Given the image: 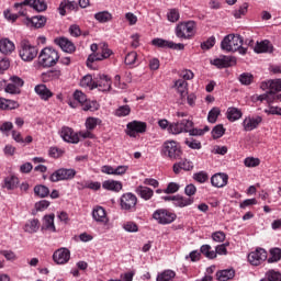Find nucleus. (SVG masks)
Masks as SVG:
<instances>
[{
  "instance_id": "c85d7f7f",
  "label": "nucleus",
  "mask_w": 281,
  "mask_h": 281,
  "mask_svg": "<svg viewBox=\"0 0 281 281\" xmlns=\"http://www.w3.org/2000/svg\"><path fill=\"white\" fill-rule=\"evenodd\" d=\"M234 276H236V271L234 269H225L216 272V279L218 281L233 280Z\"/></svg>"
},
{
  "instance_id": "4c0bfd02",
  "label": "nucleus",
  "mask_w": 281,
  "mask_h": 281,
  "mask_svg": "<svg viewBox=\"0 0 281 281\" xmlns=\"http://www.w3.org/2000/svg\"><path fill=\"white\" fill-rule=\"evenodd\" d=\"M200 254L205 256V258H209V260H214V258H216V251L212 250V246L210 245H202Z\"/></svg>"
},
{
  "instance_id": "ea45409f",
  "label": "nucleus",
  "mask_w": 281,
  "mask_h": 281,
  "mask_svg": "<svg viewBox=\"0 0 281 281\" xmlns=\"http://www.w3.org/2000/svg\"><path fill=\"white\" fill-rule=\"evenodd\" d=\"M19 186V178L15 176H11L4 179V188L7 190H15V188Z\"/></svg>"
},
{
  "instance_id": "72a5a7b5",
  "label": "nucleus",
  "mask_w": 281,
  "mask_h": 281,
  "mask_svg": "<svg viewBox=\"0 0 281 281\" xmlns=\"http://www.w3.org/2000/svg\"><path fill=\"white\" fill-rule=\"evenodd\" d=\"M177 277V272L172 270H165L158 273L156 281H172Z\"/></svg>"
},
{
  "instance_id": "393cba45",
  "label": "nucleus",
  "mask_w": 281,
  "mask_h": 281,
  "mask_svg": "<svg viewBox=\"0 0 281 281\" xmlns=\"http://www.w3.org/2000/svg\"><path fill=\"white\" fill-rule=\"evenodd\" d=\"M194 168V164L192 161L184 159L179 162L173 164V172L175 175H179L181 170L190 171Z\"/></svg>"
},
{
  "instance_id": "f3484780",
  "label": "nucleus",
  "mask_w": 281,
  "mask_h": 281,
  "mask_svg": "<svg viewBox=\"0 0 281 281\" xmlns=\"http://www.w3.org/2000/svg\"><path fill=\"white\" fill-rule=\"evenodd\" d=\"M55 43L63 52H66V54H74V52H76V45L67 37L55 38Z\"/></svg>"
},
{
  "instance_id": "052dcab7",
  "label": "nucleus",
  "mask_w": 281,
  "mask_h": 281,
  "mask_svg": "<svg viewBox=\"0 0 281 281\" xmlns=\"http://www.w3.org/2000/svg\"><path fill=\"white\" fill-rule=\"evenodd\" d=\"M193 179L198 181V183H205V181H207L209 179V176H207V172L200 171L193 175Z\"/></svg>"
},
{
  "instance_id": "ddd939ff",
  "label": "nucleus",
  "mask_w": 281,
  "mask_h": 281,
  "mask_svg": "<svg viewBox=\"0 0 281 281\" xmlns=\"http://www.w3.org/2000/svg\"><path fill=\"white\" fill-rule=\"evenodd\" d=\"M71 258V251L67 248H59L53 254V260L56 265H67Z\"/></svg>"
},
{
  "instance_id": "f704fd0d",
  "label": "nucleus",
  "mask_w": 281,
  "mask_h": 281,
  "mask_svg": "<svg viewBox=\"0 0 281 281\" xmlns=\"http://www.w3.org/2000/svg\"><path fill=\"white\" fill-rule=\"evenodd\" d=\"M240 117H243V112L238 108L227 109V120H229V122H236V120H240Z\"/></svg>"
},
{
  "instance_id": "dca6fc26",
  "label": "nucleus",
  "mask_w": 281,
  "mask_h": 281,
  "mask_svg": "<svg viewBox=\"0 0 281 281\" xmlns=\"http://www.w3.org/2000/svg\"><path fill=\"white\" fill-rule=\"evenodd\" d=\"M231 52H238L243 56H245V54H247V48H245L243 46V36L232 34Z\"/></svg>"
},
{
  "instance_id": "5701e85b",
  "label": "nucleus",
  "mask_w": 281,
  "mask_h": 281,
  "mask_svg": "<svg viewBox=\"0 0 281 281\" xmlns=\"http://www.w3.org/2000/svg\"><path fill=\"white\" fill-rule=\"evenodd\" d=\"M256 54H271L273 52V45L269 41L257 42L255 46Z\"/></svg>"
},
{
  "instance_id": "f8f14e48",
  "label": "nucleus",
  "mask_w": 281,
  "mask_h": 281,
  "mask_svg": "<svg viewBox=\"0 0 281 281\" xmlns=\"http://www.w3.org/2000/svg\"><path fill=\"white\" fill-rule=\"evenodd\" d=\"M211 65H214L217 69L234 67L236 65V57L223 55L220 58L211 60Z\"/></svg>"
},
{
  "instance_id": "20e7f679",
  "label": "nucleus",
  "mask_w": 281,
  "mask_h": 281,
  "mask_svg": "<svg viewBox=\"0 0 281 281\" xmlns=\"http://www.w3.org/2000/svg\"><path fill=\"white\" fill-rule=\"evenodd\" d=\"M161 153L165 157H168L169 159H181V146L179 143L175 140H166L162 144Z\"/></svg>"
},
{
  "instance_id": "6e6552de",
  "label": "nucleus",
  "mask_w": 281,
  "mask_h": 281,
  "mask_svg": "<svg viewBox=\"0 0 281 281\" xmlns=\"http://www.w3.org/2000/svg\"><path fill=\"white\" fill-rule=\"evenodd\" d=\"M74 177H76L75 169L60 168L49 176V181H52V183H58V181H71Z\"/></svg>"
},
{
  "instance_id": "a878e982",
  "label": "nucleus",
  "mask_w": 281,
  "mask_h": 281,
  "mask_svg": "<svg viewBox=\"0 0 281 281\" xmlns=\"http://www.w3.org/2000/svg\"><path fill=\"white\" fill-rule=\"evenodd\" d=\"M92 217L97 223H106L109 221L106 218V211L102 206H97L93 209Z\"/></svg>"
},
{
  "instance_id": "09e8293b",
  "label": "nucleus",
  "mask_w": 281,
  "mask_h": 281,
  "mask_svg": "<svg viewBox=\"0 0 281 281\" xmlns=\"http://www.w3.org/2000/svg\"><path fill=\"white\" fill-rule=\"evenodd\" d=\"M221 115V109L218 108H213L207 115V121L211 124H216V120H218V116Z\"/></svg>"
},
{
  "instance_id": "13d9d810",
  "label": "nucleus",
  "mask_w": 281,
  "mask_h": 281,
  "mask_svg": "<svg viewBox=\"0 0 281 281\" xmlns=\"http://www.w3.org/2000/svg\"><path fill=\"white\" fill-rule=\"evenodd\" d=\"M189 148H192V150H201V142L194 139V138H189L184 142Z\"/></svg>"
},
{
  "instance_id": "f257e3e1",
  "label": "nucleus",
  "mask_w": 281,
  "mask_h": 281,
  "mask_svg": "<svg viewBox=\"0 0 281 281\" xmlns=\"http://www.w3.org/2000/svg\"><path fill=\"white\" fill-rule=\"evenodd\" d=\"M19 56L24 63H32L36 56H38V48L30 41L22 40L19 45Z\"/></svg>"
},
{
  "instance_id": "7ed1b4c3",
  "label": "nucleus",
  "mask_w": 281,
  "mask_h": 281,
  "mask_svg": "<svg viewBox=\"0 0 281 281\" xmlns=\"http://www.w3.org/2000/svg\"><path fill=\"white\" fill-rule=\"evenodd\" d=\"M260 89H262V91H269L270 102L276 100L281 102V94H276V92L281 91V79H270L268 81H262Z\"/></svg>"
},
{
  "instance_id": "c9c22d12",
  "label": "nucleus",
  "mask_w": 281,
  "mask_h": 281,
  "mask_svg": "<svg viewBox=\"0 0 281 281\" xmlns=\"http://www.w3.org/2000/svg\"><path fill=\"white\" fill-rule=\"evenodd\" d=\"M60 70H48L42 75L44 82H50V80H58L60 78Z\"/></svg>"
},
{
  "instance_id": "e2e57ef3",
  "label": "nucleus",
  "mask_w": 281,
  "mask_h": 281,
  "mask_svg": "<svg viewBox=\"0 0 281 281\" xmlns=\"http://www.w3.org/2000/svg\"><path fill=\"white\" fill-rule=\"evenodd\" d=\"M179 184L176 182H170L167 188L164 190L165 194H175V192H179Z\"/></svg>"
},
{
  "instance_id": "aec40b11",
  "label": "nucleus",
  "mask_w": 281,
  "mask_h": 281,
  "mask_svg": "<svg viewBox=\"0 0 281 281\" xmlns=\"http://www.w3.org/2000/svg\"><path fill=\"white\" fill-rule=\"evenodd\" d=\"M227 181H229V176H227V173H215L211 177L213 188H225Z\"/></svg>"
},
{
  "instance_id": "a19ab883",
  "label": "nucleus",
  "mask_w": 281,
  "mask_h": 281,
  "mask_svg": "<svg viewBox=\"0 0 281 281\" xmlns=\"http://www.w3.org/2000/svg\"><path fill=\"white\" fill-rule=\"evenodd\" d=\"M82 106V111H98V109H100V104L98 103V101H91L86 99V101L83 102Z\"/></svg>"
},
{
  "instance_id": "9d476101",
  "label": "nucleus",
  "mask_w": 281,
  "mask_h": 281,
  "mask_svg": "<svg viewBox=\"0 0 281 281\" xmlns=\"http://www.w3.org/2000/svg\"><path fill=\"white\" fill-rule=\"evenodd\" d=\"M267 260V250L265 248H257L255 251H251L248 255V261L254 267H258L259 265H262Z\"/></svg>"
},
{
  "instance_id": "473e14b6",
  "label": "nucleus",
  "mask_w": 281,
  "mask_h": 281,
  "mask_svg": "<svg viewBox=\"0 0 281 281\" xmlns=\"http://www.w3.org/2000/svg\"><path fill=\"white\" fill-rule=\"evenodd\" d=\"M176 89H178V93H180L181 98H186L188 94V81L186 79H179L175 82Z\"/></svg>"
},
{
  "instance_id": "680f3d73",
  "label": "nucleus",
  "mask_w": 281,
  "mask_h": 281,
  "mask_svg": "<svg viewBox=\"0 0 281 281\" xmlns=\"http://www.w3.org/2000/svg\"><path fill=\"white\" fill-rule=\"evenodd\" d=\"M167 19H168V21H170L171 23H177V21H179V10H177V9H171V10L167 13Z\"/></svg>"
},
{
  "instance_id": "6ab92c4d",
  "label": "nucleus",
  "mask_w": 281,
  "mask_h": 281,
  "mask_svg": "<svg viewBox=\"0 0 281 281\" xmlns=\"http://www.w3.org/2000/svg\"><path fill=\"white\" fill-rule=\"evenodd\" d=\"M261 123H262L261 116H256V117L248 116L243 122L244 131H246V133H248L249 131H255V128H258V126H260Z\"/></svg>"
},
{
  "instance_id": "5fc2aeb1",
  "label": "nucleus",
  "mask_w": 281,
  "mask_h": 281,
  "mask_svg": "<svg viewBox=\"0 0 281 281\" xmlns=\"http://www.w3.org/2000/svg\"><path fill=\"white\" fill-rule=\"evenodd\" d=\"M151 45H154L155 47H161V48L168 47V48H170L171 44H170V41H166L164 38L157 37V38H154L151 41Z\"/></svg>"
},
{
  "instance_id": "4be33fe9",
  "label": "nucleus",
  "mask_w": 281,
  "mask_h": 281,
  "mask_svg": "<svg viewBox=\"0 0 281 281\" xmlns=\"http://www.w3.org/2000/svg\"><path fill=\"white\" fill-rule=\"evenodd\" d=\"M95 82L99 91H111V78L109 76L99 75Z\"/></svg>"
},
{
  "instance_id": "0e129e2a",
  "label": "nucleus",
  "mask_w": 281,
  "mask_h": 281,
  "mask_svg": "<svg viewBox=\"0 0 281 281\" xmlns=\"http://www.w3.org/2000/svg\"><path fill=\"white\" fill-rule=\"evenodd\" d=\"M5 93H10L11 95H19L21 93V89L19 87L14 86L13 83H9L4 88Z\"/></svg>"
},
{
  "instance_id": "a211bd4d",
  "label": "nucleus",
  "mask_w": 281,
  "mask_h": 281,
  "mask_svg": "<svg viewBox=\"0 0 281 281\" xmlns=\"http://www.w3.org/2000/svg\"><path fill=\"white\" fill-rule=\"evenodd\" d=\"M127 131L130 137H135L136 133H146V123L139 121H133L127 124Z\"/></svg>"
},
{
  "instance_id": "3c124183",
  "label": "nucleus",
  "mask_w": 281,
  "mask_h": 281,
  "mask_svg": "<svg viewBox=\"0 0 281 281\" xmlns=\"http://www.w3.org/2000/svg\"><path fill=\"white\" fill-rule=\"evenodd\" d=\"M232 34L226 35L222 43H221V49H223L224 52H232Z\"/></svg>"
},
{
  "instance_id": "774afa93",
  "label": "nucleus",
  "mask_w": 281,
  "mask_h": 281,
  "mask_svg": "<svg viewBox=\"0 0 281 281\" xmlns=\"http://www.w3.org/2000/svg\"><path fill=\"white\" fill-rule=\"evenodd\" d=\"M212 239L215 243H224L225 241V233L224 232H215L212 234Z\"/></svg>"
},
{
  "instance_id": "7c9ffc66",
  "label": "nucleus",
  "mask_w": 281,
  "mask_h": 281,
  "mask_svg": "<svg viewBox=\"0 0 281 281\" xmlns=\"http://www.w3.org/2000/svg\"><path fill=\"white\" fill-rule=\"evenodd\" d=\"M175 199V205L177 207H188V205H192L194 203L193 198H186L183 195H176Z\"/></svg>"
},
{
  "instance_id": "b1692460",
  "label": "nucleus",
  "mask_w": 281,
  "mask_h": 281,
  "mask_svg": "<svg viewBox=\"0 0 281 281\" xmlns=\"http://www.w3.org/2000/svg\"><path fill=\"white\" fill-rule=\"evenodd\" d=\"M135 192L144 201H150L153 199L154 194H155V191H153V189H150L148 187H144V186H138L135 189Z\"/></svg>"
},
{
  "instance_id": "bb28decb",
  "label": "nucleus",
  "mask_w": 281,
  "mask_h": 281,
  "mask_svg": "<svg viewBox=\"0 0 281 281\" xmlns=\"http://www.w3.org/2000/svg\"><path fill=\"white\" fill-rule=\"evenodd\" d=\"M23 229L26 234H36V232H38V229H41V222L36 218L29 220L25 223Z\"/></svg>"
},
{
  "instance_id": "4468645a",
  "label": "nucleus",
  "mask_w": 281,
  "mask_h": 281,
  "mask_svg": "<svg viewBox=\"0 0 281 281\" xmlns=\"http://www.w3.org/2000/svg\"><path fill=\"white\" fill-rule=\"evenodd\" d=\"M25 25L27 27H33L34 30H41V27H45L47 23V18L45 15H35L32 18H26L24 20Z\"/></svg>"
},
{
  "instance_id": "f03ea898",
  "label": "nucleus",
  "mask_w": 281,
  "mask_h": 281,
  "mask_svg": "<svg viewBox=\"0 0 281 281\" xmlns=\"http://www.w3.org/2000/svg\"><path fill=\"white\" fill-rule=\"evenodd\" d=\"M60 60L58 52L53 48H44L38 56V63L42 67H54Z\"/></svg>"
},
{
  "instance_id": "9b49d317",
  "label": "nucleus",
  "mask_w": 281,
  "mask_h": 281,
  "mask_svg": "<svg viewBox=\"0 0 281 281\" xmlns=\"http://www.w3.org/2000/svg\"><path fill=\"white\" fill-rule=\"evenodd\" d=\"M23 5H30L36 12H45L47 10V2L45 0H24L15 3V8H23Z\"/></svg>"
},
{
  "instance_id": "1a4fd4ad",
  "label": "nucleus",
  "mask_w": 281,
  "mask_h": 281,
  "mask_svg": "<svg viewBox=\"0 0 281 281\" xmlns=\"http://www.w3.org/2000/svg\"><path fill=\"white\" fill-rule=\"evenodd\" d=\"M194 126V123L190 120H182L177 123L169 124L168 132L172 135H179L181 133H187V131H190Z\"/></svg>"
},
{
  "instance_id": "cd10ccee",
  "label": "nucleus",
  "mask_w": 281,
  "mask_h": 281,
  "mask_svg": "<svg viewBox=\"0 0 281 281\" xmlns=\"http://www.w3.org/2000/svg\"><path fill=\"white\" fill-rule=\"evenodd\" d=\"M102 188L111 192H120V190H122V182L117 180H105L102 183Z\"/></svg>"
},
{
  "instance_id": "864d4df0",
  "label": "nucleus",
  "mask_w": 281,
  "mask_h": 281,
  "mask_svg": "<svg viewBox=\"0 0 281 281\" xmlns=\"http://www.w3.org/2000/svg\"><path fill=\"white\" fill-rule=\"evenodd\" d=\"M214 45H216V37L211 36L205 42H202L200 47L201 49L207 50V49H212Z\"/></svg>"
},
{
  "instance_id": "a18cd8bd",
  "label": "nucleus",
  "mask_w": 281,
  "mask_h": 281,
  "mask_svg": "<svg viewBox=\"0 0 281 281\" xmlns=\"http://www.w3.org/2000/svg\"><path fill=\"white\" fill-rule=\"evenodd\" d=\"M280 260H281V249L280 248L270 249V258L268 259V262L269 263L280 262Z\"/></svg>"
},
{
  "instance_id": "bf43d9fd",
  "label": "nucleus",
  "mask_w": 281,
  "mask_h": 281,
  "mask_svg": "<svg viewBox=\"0 0 281 281\" xmlns=\"http://www.w3.org/2000/svg\"><path fill=\"white\" fill-rule=\"evenodd\" d=\"M266 277L268 281H281V273L276 270H269Z\"/></svg>"
},
{
  "instance_id": "2eb2a0df",
  "label": "nucleus",
  "mask_w": 281,
  "mask_h": 281,
  "mask_svg": "<svg viewBox=\"0 0 281 281\" xmlns=\"http://www.w3.org/2000/svg\"><path fill=\"white\" fill-rule=\"evenodd\" d=\"M60 137L64 142H68V144H78V142H80L78 133H75L71 127L67 126L61 127Z\"/></svg>"
},
{
  "instance_id": "39448f33",
  "label": "nucleus",
  "mask_w": 281,
  "mask_h": 281,
  "mask_svg": "<svg viewBox=\"0 0 281 281\" xmlns=\"http://www.w3.org/2000/svg\"><path fill=\"white\" fill-rule=\"evenodd\" d=\"M195 27L196 23H194V21L180 23L176 27V36L178 38L190 40L192 36H194Z\"/></svg>"
},
{
  "instance_id": "c756f323",
  "label": "nucleus",
  "mask_w": 281,
  "mask_h": 281,
  "mask_svg": "<svg viewBox=\"0 0 281 281\" xmlns=\"http://www.w3.org/2000/svg\"><path fill=\"white\" fill-rule=\"evenodd\" d=\"M15 46L14 43L8 38L1 40L0 41V52L1 54L8 55L12 54L14 52Z\"/></svg>"
},
{
  "instance_id": "0eeeda50",
  "label": "nucleus",
  "mask_w": 281,
  "mask_h": 281,
  "mask_svg": "<svg viewBox=\"0 0 281 281\" xmlns=\"http://www.w3.org/2000/svg\"><path fill=\"white\" fill-rule=\"evenodd\" d=\"M121 210L124 212L137 211V195L132 192L124 193L120 199Z\"/></svg>"
},
{
  "instance_id": "2f4dec72",
  "label": "nucleus",
  "mask_w": 281,
  "mask_h": 281,
  "mask_svg": "<svg viewBox=\"0 0 281 281\" xmlns=\"http://www.w3.org/2000/svg\"><path fill=\"white\" fill-rule=\"evenodd\" d=\"M54 214L45 215L42 229H47L48 232H56V225H54Z\"/></svg>"
},
{
  "instance_id": "37998d69",
  "label": "nucleus",
  "mask_w": 281,
  "mask_h": 281,
  "mask_svg": "<svg viewBox=\"0 0 281 281\" xmlns=\"http://www.w3.org/2000/svg\"><path fill=\"white\" fill-rule=\"evenodd\" d=\"M102 124V120L98 119V117H88L86 120V128L88 131H93L95 128V126Z\"/></svg>"
},
{
  "instance_id": "603ef678",
  "label": "nucleus",
  "mask_w": 281,
  "mask_h": 281,
  "mask_svg": "<svg viewBox=\"0 0 281 281\" xmlns=\"http://www.w3.org/2000/svg\"><path fill=\"white\" fill-rule=\"evenodd\" d=\"M249 8V4L245 2L241 7H239L238 10L233 11V15L235 19H240L241 16H245L247 14V10Z\"/></svg>"
},
{
  "instance_id": "69168bd1",
  "label": "nucleus",
  "mask_w": 281,
  "mask_h": 281,
  "mask_svg": "<svg viewBox=\"0 0 281 281\" xmlns=\"http://www.w3.org/2000/svg\"><path fill=\"white\" fill-rule=\"evenodd\" d=\"M137 61V53L131 52L125 56V65H135Z\"/></svg>"
},
{
  "instance_id": "58836bf2",
  "label": "nucleus",
  "mask_w": 281,
  "mask_h": 281,
  "mask_svg": "<svg viewBox=\"0 0 281 281\" xmlns=\"http://www.w3.org/2000/svg\"><path fill=\"white\" fill-rule=\"evenodd\" d=\"M81 87H89V89H98V82L93 81V77L91 75H86L81 81Z\"/></svg>"
},
{
  "instance_id": "de8ad7c7",
  "label": "nucleus",
  "mask_w": 281,
  "mask_h": 281,
  "mask_svg": "<svg viewBox=\"0 0 281 281\" xmlns=\"http://www.w3.org/2000/svg\"><path fill=\"white\" fill-rule=\"evenodd\" d=\"M211 133H212L213 139H221V137L225 135V127H223L222 124H218L215 127H213Z\"/></svg>"
},
{
  "instance_id": "338daca9",
  "label": "nucleus",
  "mask_w": 281,
  "mask_h": 281,
  "mask_svg": "<svg viewBox=\"0 0 281 281\" xmlns=\"http://www.w3.org/2000/svg\"><path fill=\"white\" fill-rule=\"evenodd\" d=\"M63 150L58 149L57 147H50L48 155L49 157H53V159H58V157H63Z\"/></svg>"
},
{
  "instance_id": "49530a36",
  "label": "nucleus",
  "mask_w": 281,
  "mask_h": 281,
  "mask_svg": "<svg viewBox=\"0 0 281 281\" xmlns=\"http://www.w3.org/2000/svg\"><path fill=\"white\" fill-rule=\"evenodd\" d=\"M238 80L241 85L247 87L254 82V75H251V72H243L239 75Z\"/></svg>"
},
{
  "instance_id": "423d86ee",
  "label": "nucleus",
  "mask_w": 281,
  "mask_h": 281,
  "mask_svg": "<svg viewBox=\"0 0 281 281\" xmlns=\"http://www.w3.org/2000/svg\"><path fill=\"white\" fill-rule=\"evenodd\" d=\"M153 218L157 221L159 225H170V223H175L177 214L166 209H158L153 213Z\"/></svg>"
},
{
  "instance_id": "e433bc0d",
  "label": "nucleus",
  "mask_w": 281,
  "mask_h": 281,
  "mask_svg": "<svg viewBox=\"0 0 281 281\" xmlns=\"http://www.w3.org/2000/svg\"><path fill=\"white\" fill-rule=\"evenodd\" d=\"M94 19L99 21V23H109V21H113V14L109 11H101L94 14Z\"/></svg>"
},
{
  "instance_id": "79ce46f5",
  "label": "nucleus",
  "mask_w": 281,
  "mask_h": 281,
  "mask_svg": "<svg viewBox=\"0 0 281 281\" xmlns=\"http://www.w3.org/2000/svg\"><path fill=\"white\" fill-rule=\"evenodd\" d=\"M34 192L41 199H45V196H49V188L43 184H38L34 187Z\"/></svg>"
},
{
  "instance_id": "4d7b16f0",
  "label": "nucleus",
  "mask_w": 281,
  "mask_h": 281,
  "mask_svg": "<svg viewBox=\"0 0 281 281\" xmlns=\"http://www.w3.org/2000/svg\"><path fill=\"white\" fill-rule=\"evenodd\" d=\"M74 98H75L76 102H79V104H81V106L85 104V102H87V94H85L80 90H76L74 92Z\"/></svg>"
},
{
  "instance_id": "c03bdc74",
  "label": "nucleus",
  "mask_w": 281,
  "mask_h": 281,
  "mask_svg": "<svg viewBox=\"0 0 281 281\" xmlns=\"http://www.w3.org/2000/svg\"><path fill=\"white\" fill-rule=\"evenodd\" d=\"M210 132V126H204V128H189V131H187V133H189V135H191L192 137H199L202 135H205V133Z\"/></svg>"
},
{
  "instance_id": "6e6d98bb",
  "label": "nucleus",
  "mask_w": 281,
  "mask_h": 281,
  "mask_svg": "<svg viewBox=\"0 0 281 281\" xmlns=\"http://www.w3.org/2000/svg\"><path fill=\"white\" fill-rule=\"evenodd\" d=\"M244 164L246 168H256L257 166H260V159L248 157L244 160Z\"/></svg>"
},
{
  "instance_id": "8fccbe9b",
  "label": "nucleus",
  "mask_w": 281,
  "mask_h": 281,
  "mask_svg": "<svg viewBox=\"0 0 281 281\" xmlns=\"http://www.w3.org/2000/svg\"><path fill=\"white\" fill-rule=\"evenodd\" d=\"M116 117H126V115H131V106L130 105H121L115 111Z\"/></svg>"
},
{
  "instance_id": "412c9836",
  "label": "nucleus",
  "mask_w": 281,
  "mask_h": 281,
  "mask_svg": "<svg viewBox=\"0 0 281 281\" xmlns=\"http://www.w3.org/2000/svg\"><path fill=\"white\" fill-rule=\"evenodd\" d=\"M34 91L41 98V100L44 101H47L49 98L54 97V92L43 83L35 86Z\"/></svg>"
}]
</instances>
